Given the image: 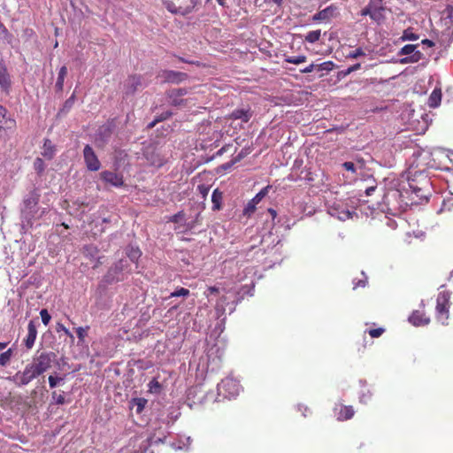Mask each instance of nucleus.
Segmentation results:
<instances>
[{
    "instance_id": "4d7b16f0",
    "label": "nucleus",
    "mask_w": 453,
    "mask_h": 453,
    "mask_svg": "<svg viewBox=\"0 0 453 453\" xmlns=\"http://www.w3.org/2000/svg\"><path fill=\"white\" fill-rule=\"evenodd\" d=\"M165 6H166V9H167L169 12H171L172 13H177V10H176V8H175V6H174V4H173V3H172V2H167V3H166V4H165Z\"/></svg>"
},
{
    "instance_id": "69168bd1",
    "label": "nucleus",
    "mask_w": 453,
    "mask_h": 453,
    "mask_svg": "<svg viewBox=\"0 0 453 453\" xmlns=\"http://www.w3.org/2000/svg\"><path fill=\"white\" fill-rule=\"evenodd\" d=\"M376 189V187H369L365 189V194L366 196H372L373 194V192L375 191Z\"/></svg>"
},
{
    "instance_id": "f03ea898",
    "label": "nucleus",
    "mask_w": 453,
    "mask_h": 453,
    "mask_svg": "<svg viewBox=\"0 0 453 453\" xmlns=\"http://www.w3.org/2000/svg\"><path fill=\"white\" fill-rule=\"evenodd\" d=\"M409 188L420 201H427L429 196V180L421 172H416L413 176H408Z\"/></svg>"
},
{
    "instance_id": "052dcab7",
    "label": "nucleus",
    "mask_w": 453,
    "mask_h": 453,
    "mask_svg": "<svg viewBox=\"0 0 453 453\" xmlns=\"http://www.w3.org/2000/svg\"><path fill=\"white\" fill-rule=\"evenodd\" d=\"M443 205L445 207H448V209H450V207L453 206V196L449 198H445L443 200Z\"/></svg>"
},
{
    "instance_id": "39448f33",
    "label": "nucleus",
    "mask_w": 453,
    "mask_h": 453,
    "mask_svg": "<svg viewBox=\"0 0 453 453\" xmlns=\"http://www.w3.org/2000/svg\"><path fill=\"white\" fill-rule=\"evenodd\" d=\"M240 390L241 385L239 382L230 377L222 380L218 385L219 395H222L225 398H231L238 395Z\"/></svg>"
},
{
    "instance_id": "774afa93",
    "label": "nucleus",
    "mask_w": 453,
    "mask_h": 453,
    "mask_svg": "<svg viewBox=\"0 0 453 453\" xmlns=\"http://www.w3.org/2000/svg\"><path fill=\"white\" fill-rule=\"evenodd\" d=\"M0 32L4 35H9L7 28L4 27V25L0 21Z\"/></svg>"
},
{
    "instance_id": "20e7f679",
    "label": "nucleus",
    "mask_w": 453,
    "mask_h": 453,
    "mask_svg": "<svg viewBox=\"0 0 453 453\" xmlns=\"http://www.w3.org/2000/svg\"><path fill=\"white\" fill-rule=\"evenodd\" d=\"M54 357L55 354L53 352H42L28 365L36 375L39 376L50 368Z\"/></svg>"
},
{
    "instance_id": "2eb2a0df",
    "label": "nucleus",
    "mask_w": 453,
    "mask_h": 453,
    "mask_svg": "<svg viewBox=\"0 0 453 453\" xmlns=\"http://www.w3.org/2000/svg\"><path fill=\"white\" fill-rule=\"evenodd\" d=\"M337 15V7L329 5L313 15L312 20L316 22L329 21Z\"/></svg>"
},
{
    "instance_id": "ddd939ff",
    "label": "nucleus",
    "mask_w": 453,
    "mask_h": 453,
    "mask_svg": "<svg viewBox=\"0 0 453 453\" xmlns=\"http://www.w3.org/2000/svg\"><path fill=\"white\" fill-rule=\"evenodd\" d=\"M128 265L127 259H119L113 266H111L106 275L107 281L120 280L118 276L119 273H122Z\"/></svg>"
},
{
    "instance_id": "680f3d73",
    "label": "nucleus",
    "mask_w": 453,
    "mask_h": 453,
    "mask_svg": "<svg viewBox=\"0 0 453 453\" xmlns=\"http://www.w3.org/2000/svg\"><path fill=\"white\" fill-rule=\"evenodd\" d=\"M421 43L423 45L426 46V47H429V48L434 46V42L433 41L429 40V39L422 40Z\"/></svg>"
},
{
    "instance_id": "de8ad7c7",
    "label": "nucleus",
    "mask_w": 453,
    "mask_h": 453,
    "mask_svg": "<svg viewBox=\"0 0 453 453\" xmlns=\"http://www.w3.org/2000/svg\"><path fill=\"white\" fill-rule=\"evenodd\" d=\"M149 388L150 392H158L161 388V385L154 379L149 383Z\"/></svg>"
},
{
    "instance_id": "5fc2aeb1",
    "label": "nucleus",
    "mask_w": 453,
    "mask_h": 453,
    "mask_svg": "<svg viewBox=\"0 0 453 453\" xmlns=\"http://www.w3.org/2000/svg\"><path fill=\"white\" fill-rule=\"evenodd\" d=\"M152 443V439H148L145 442H144V445H142L141 448H143V451H142V453H153L152 451H150L149 449V446Z\"/></svg>"
},
{
    "instance_id": "c03bdc74",
    "label": "nucleus",
    "mask_w": 453,
    "mask_h": 453,
    "mask_svg": "<svg viewBox=\"0 0 453 453\" xmlns=\"http://www.w3.org/2000/svg\"><path fill=\"white\" fill-rule=\"evenodd\" d=\"M98 252L97 248L93 245H88L84 247V254L86 256L94 257Z\"/></svg>"
},
{
    "instance_id": "58836bf2",
    "label": "nucleus",
    "mask_w": 453,
    "mask_h": 453,
    "mask_svg": "<svg viewBox=\"0 0 453 453\" xmlns=\"http://www.w3.org/2000/svg\"><path fill=\"white\" fill-rule=\"evenodd\" d=\"M34 168L39 174H41L45 169V164L43 160L40 157H36L34 162Z\"/></svg>"
},
{
    "instance_id": "dca6fc26",
    "label": "nucleus",
    "mask_w": 453,
    "mask_h": 453,
    "mask_svg": "<svg viewBox=\"0 0 453 453\" xmlns=\"http://www.w3.org/2000/svg\"><path fill=\"white\" fill-rule=\"evenodd\" d=\"M269 186L262 188L245 206L243 214L250 216L256 210V205L267 195Z\"/></svg>"
},
{
    "instance_id": "412c9836",
    "label": "nucleus",
    "mask_w": 453,
    "mask_h": 453,
    "mask_svg": "<svg viewBox=\"0 0 453 453\" xmlns=\"http://www.w3.org/2000/svg\"><path fill=\"white\" fill-rule=\"evenodd\" d=\"M41 153L48 160H50L54 157L56 148L50 139H44L42 150Z\"/></svg>"
},
{
    "instance_id": "ea45409f",
    "label": "nucleus",
    "mask_w": 453,
    "mask_h": 453,
    "mask_svg": "<svg viewBox=\"0 0 453 453\" xmlns=\"http://www.w3.org/2000/svg\"><path fill=\"white\" fill-rule=\"evenodd\" d=\"M52 400L58 405L64 404L65 403L64 392H62V394H58L56 391H54L52 393Z\"/></svg>"
},
{
    "instance_id": "72a5a7b5",
    "label": "nucleus",
    "mask_w": 453,
    "mask_h": 453,
    "mask_svg": "<svg viewBox=\"0 0 453 453\" xmlns=\"http://www.w3.org/2000/svg\"><path fill=\"white\" fill-rule=\"evenodd\" d=\"M88 329H89V326H86V327L80 326L75 329L78 339H79L78 344H82L84 342V340L88 334Z\"/></svg>"
},
{
    "instance_id": "c85d7f7f",
    "label": "nucleus",
    "mask_w": 453,
    "mask_h": 453,
    "mask_svg": "<svg viewBox=\"0 0 453 453\" xmlns=\"http://www.w3.org/2000/svg\"><path fill=\"white\" fill-rule=\"evenodd\" d=\"M13 356V349H8L6 351L0 354V366H6L9 365L12 357Z\"/></svg>"
},
{
    "instance_id": "79ce46f5",
    "label": "nucleus",
    "mask_w": 453,
    "mask_h": 453,
    "mask_svg": "<svg viewBox=\"0 0 453 453\" xmlns=\"http://www.w3.org/2000/svg\"><path fill=\"white\" fill-rule=\"evenodd\" d=\"M365 56V51L362 50V48H357L353 51H350L347 54V58H357L359 57Z\"/></svg>"
},
{
    "instance_id": "cd10ccee",
    "label": "nucleus",
    "mask_w": 453,
    "mask_h": 453,
    "mask_svg": "<svg viewBox=\"0 0 453 453\" xmlns=\"http://www.w3.org/2000/svg\"><path fill=\"white\" fill-rule=\"evenodd\" d=\"M354 415V410L352 406H344L341 411L338 419L339 420H346L349 419Z\"/></svg>"
},
{
    "instance_id": "37998d69",
    "label": "nucleus",
    "mask_w": 453,
    "mask_h": 453,
    "mask_svg": "<svg viewBox=\"0 0 453 453\" xmlns=\"http://www.w3.org/2000/svg\"><path fill=\"white\" fill-rule=\"evenodd\" d=\"M49 384L51 388H56L60 382L64 380L62 377L49 376Z\"/></svg>"
},
{
    "instance_id": "2f4dec72",
    "label": "nucleus",
    "mask_w": 453,
    "mask_h": 453,
    "mask_svg": "<svg viewBox=\"0 0 453 453\" xmlns=\"http://www.w3.org/2000/svg\"><path fill=\"white\" fill-rule=\"evenodd\" d=\"M146 403L147 400L144 398H134L132 400L133 407H135V411L137 413H141L143 411Z\"/></svg>"
},
{
    "instance_id": "13d9d810",
    "label": "nucleus",
    "mask_w": 453,
    "mask_h": 453,
    "mask_svg": "<svg viewBox=\"0 0 453 453\" xmlns=\"http://www.w3.org/2000/svg\"><path fill=\"white\" fill-rule=\"evenodd\" d=\"M315 67H317L316 65L311 64L308 66H306L305 68H303V70H301V72L303 73H311L315 69Z\"/></svg>"
},
{
    "instance_id": "6e6552de",
    "label": "nucleus",
    "mask_w": 453,
    "mask_h": 453,
    "mask_svg": "<svg viewBox=\"0 0 453 453\" xmlns=\"http://www.w3.org/2000/svg\"><path fill=\"white\" fill-rule=\"evenodd\" d=\"M187 94L188 90L186 88H180L169 90L167 96L172 105L175 107H185L187 105V100L182 99L181 96Z\"/></svg>"
},
{
    "instance_id": "473e14b6",
    "label": "nucleus",
    "mask_w": 453,
    "mask_h": 453,
    "mask_svg": "<svg viewBox=\"0 0 453 453\" xmlns=\"http://www.w3.org/2000/svg\"><path fill=\"white\" fill-rule=\"evenodd\" d=\"M320 35H321V31L319 29V30L310 31L305 35V41L310 42V43H314V42H318L319 40Z\"/></svg>"
},
{
    "instance_id": "a19ab883",
    "label": "nucleus",
    "mask_w": 453,
    "mask_h": 453,
    "mask_svg": "<svg viewBox=\"0 0 453 453\" xmlns=\"http://www.w3.org/2000/svg\"><path fill=\"white\" fill-rule=\"evenodd\" d=\"M189 295V290L184 288H180L174 292L171 293L169 297H179V296H188Z\"/></svg>"
},
{
    "instance_id": "c756f323",
    "label": "nucleus",
    "mask_w": 453,
    "mask_h": 453,
    "mask_svg": "<svg viewBox=\"0 0 453 453\" xmlns=\"http://www.w3.org/2000/svg\"><path fill=\"white\" fill-rule=\"evenodd\" d=\"M127 254L132 262H136L141 257L142 252L137 247H129L127 250Z\"/></svg>"
},
{
    "instance_id": "0eeeda50",
    "label": "nucleus",
    "mask_w": 453,
    "mask_h": 453,
    "mask_svg": "<svg viewBox=\"0 0 453 453\" xmlns=\"http://www.w3.org/2000/svg\"><path fill=\"white\" fill-rule=\"evenodd\" d=\"M143 156L150 165L161 167L165 163V159L153 145H149L143 151Z\"/></svg>"
},
{
    "instance_id": "e433bc0d",
    "label": "nucleus",
    "mask_w": 453,
    "mask_h": 453,
    "mask_svg": "<svg viewBox=\"0 0 453 453\" xmlns=\"http://www.w3.org/2000/svg\"><path fill=\"white\" fill-rule=\"evenodd\" d=\"M380 3H381V0H371L369 4L361 11V15L362 16L368 15L371 18V13H372V8L374 6V4H380Z\"/></svg>"
},
{
    "instance_id": "8fccbe9b",
    "label": "nucleus",
    "mask_w": 453,
    "mask_h": 453,
    "mask_svg": "<svg viewBox=\"0 0 453 453\" xmlns=\"http://www.w3.org/2000/svg\"><path fill=\"white\" fill-rule=\"evenodd\" d=\"M183 218H184V213L182 211H180V212L173 215L170 219V221L173 222V223H179L183 219Z\"/></svg>"
},
{
    "instance_id": "423d86ee",
    "label": "nucleus",
    "mask_w": 453,
    "mask_h": 453,
    "mask_svg": "<svg viewBox=\"0 0 453 453\" xmlns=\"http://www.w3.org/2000/svg\"><path fill=\"white\" fill-rule=\"evenodd\" d=\"M38 377L29 365H27L22 372H17L13 376L8 377V380L21 388L29 384L34 379Z\"/></svg>"
},
{
    "instance_id": "7c9ffc66",
    "label": "nucleus",
    "mask_w": 453,
    "mask_h": 453,
    "mask_svg": "<svg viewBox=\"0 0 453 453\" xmlns=\"http://www.w3.org/2000/svg\"><path fill=\"white\" fill-rule=\"evenodd\" d=\"M75 101V96L73 94L68 99L65 100V102L63 104V107L60 109L58 114H65L67 113L70 109L73 106Z\"/></svg>"
},
{
    "instance_id": "b1692460",
    "label": "nucleus",
    "mask_w": 453,
    "mask_h": 453,
    "mask_svg": "<svg viewBox=\"0 0 453 453\" xmlns=\"http://www.w3.org/2000/svg\"><path fill=\"white\" fill-rule=\"evenodd\" d=\"M380 4H374V6L371 13V19L378 23L384 19V9Z\"/></svg>"
},
{
    "instance_id": "393cba45",
    "label": "nucleus",
    "mask_w": 453,
    "mask_h": 453,
    "mask_svg": "<svg viewBox=\"0 0 453 453\" xmlns=\"http://www.w3.org/2000/svg\"><path fill=\"white\" fill-rule=\"evenodd\" d=\"M67 74V68L66 66H62L60 69H59V72H58V79H57V82H56V89L58 91H62L63 90V88H64V81H65V78Z\"/></svg>"
},
{
    "instance_id": "f257e3e1",
    "label": "nucleus",
    "mask_w": 453,
    "mask_h": 453,
    "mask_svg": "<svg viewBox=\"0 0 453 453\" xmlns=\"http://www.w3.org/2000/svg\"><path fill=\"white\" fill-rule=\"evenodd\" d=\"M41 198L40 189L34 188L27 193L20 204V217L23 223L32 226L34 220L42 218L46 212V208L39 207Z\"/></svg>"
},
{
    "instance_id": "e2e57ef3",
    "label": "nucleus",
    "mask_w": 453,
    "mask_h": 453,
    "mask_svg": "<svg viewBox=\"0 0 453 453\" xmlns=\"http://www.w3.org/2000/svg\"><path fill=\"white\" fill-rule=\"evenodd\" d=\"M200 192L203 196H206L209 191V188H206L204 186H199Z\"/></svg>"
},
{
    "instance_id": "338daca9",
    "label": "nucleus",
    "mask_w": 453,
    "mask_h": 453,
    "mask_svg": "<svg viewBox=\"0 0 453 453\" xmlns=\"http://www.w3.org/2000/svg\"><path fill=\"white\" fill-rule=\"evenodd\" d=\"M265 3H273L277 4L278 6H281L283 4V0H265Z\"/></svg>"
},
{
    "instance_id": "7ed1b4c3",
    "label": "nucleus",
    "mask_w": 453,
    "mask_h": 453,
    "mask_svg": "<svg viewBox=\"0 0 453 453\" xmlns=\"http://www.w3.org/2000/svg\"><path fill=\"white\" fill-rule=\"evenodd\" d=\"M450 292L443 290L438 294L436 300L437 319L446 325L449 319V309L450 306Z\"/></svg>"
},
{
    "instance_id": "f704fd0d",
    "label": "nucleus",
    "mask_w": 453,
    "mask_h": 453,
    "mask_svg": "<svg viewBox=\"0 0 453 453\" xmlns=\"http://www.w3.org/2000/svg\"><path fill=\"white\" fill-rule=\"evenodd\" d=\"M307 58L304 55H300L296 57H287L285 58V61L290 64L299 65L302 63H304L306 61Z\"/></svg>"
},
{
    "instance_id": "6ab92c4d",
    "label": "nucleus",
    "mask_w": 453,
    "mask_h": 453,
    "mask_svg": "<svg viewBox=\"0 0 453 453\" xmlns=\"http://www.w3.org/2000/svg\"><path fill=\"white\" fill-rule=\"evenodd\" d=\"M409 321L415 326H426L430 322V319L424 316L418 311H415L409 317Z\"/></svg>"
},
{
    "instance_id": "5701e85b",
    "label": "nucleus",
    "mask_w": 453,
    "mask_h": 453,
    "mask_svg": "<svg viewBox=\"0 0 453 453\" xmlns=\"http://www.w3.org/2000/svg\"><path fill=\"white\" fill-rule=\"evenodd\" d=\"M423 58H424V54L421 51L417 50V49H416L414 50V52H412L410 56L402 58L400 60V63L401 64H410V63L413 64V63L418 62L419 60H421Z\"/></svg>"
},
{
    "instance_id": "f3484780",
    "label": "nucleus",
    "mask_w": 453,
    "mask_h": 453,
    "mask_svg": "<svg viewBox=\"0 0 453 453\" xmlns=\"http://www.w3.org/2000/svg\"><path fill=\"white\" fill-rule=\"evenodd\" d=\"M252 116L253 111L250 110V108H240L232 111L230 114V119H241L243 123H247L250 121Z\"/></svg>"
},
{
    "instance_id": "a18cd8bd",
    "label": "nucleus",
    "mask_w": 453,
    "mask_h": 453,
    "mask_svg": "<svg viewBox=\"0 0 453 453\" xmlns=\"http://www.w3.org/2000/svg\"><path fill=\"white\" fill-rule=\"evenodd\" d=\"M40 315H41L42 323L45 326H48L50 321V319H51V317H50V313L48 312V311L46 309H42L40 311Z\"/></svg>"
},
{
    "instance_id": "6e6d98bb",
    "label": "nucleus",
    "mask_w": 453,
    "mask_h": 453,
    "mask_svg": "<svg viewBox=\"0 0 453 453\" xmlns=\"http://www.w3.org/2000/svg\"><path fill=\"white\" fill-rule=\"evenodd\" d=\"M236 163L234 162V159L230 160L229 162H226L225 164H223L220 167L225 170V171H227V170H230L234 165H235Z\"/></svg>"
},
{
    "instance_id": "49530a36",
    "label": "nucleus",
    "mask_w": 453,
    "mask_h": 453,
    "mask_svg": "<svg viewBox=\"0 0 453 453\" xmlns=\"http://www.w3.org/2000/svg\"><path fill=\"white\" fill-rule=\"evenodd\" d=\"M334 63L331 61L324 62L320 65H317L318 70L319 71H331L334 67Z\"/></svg>"
},
{
    "instance_id": "1a4fd4ad",
    "label": "nucleus",
    "mask_w": 453,
    "mask_h": 453,
    "mask_svg": "<svg viewBox=\"0 0 453 453\" xmlns=\"http://www.w3.org/2000/svg\"><path fill=\"white\" fill-rule=\"evenodd\" d=\"M83 156L85 164L88 170L90 171H97L99 170L101 164L98 160L96 155L95 154L92 147L89 145H86L83 150Z\"/></svg>"
},
{
    "instance_id": "3c124183",
    "label": "nucleus",
    "mask_w": 453,
    "mask_h": 453,
    "mask_svg": "<svg viewBox=\"0 0 453 453\" xmlns=\"http://www.w3.org/2000/svg\"><path fill=\"white\" fill-rule=\"evenodd\" d=\"M383 332H384V329L380 327V328H376V329H371L369 331V334L372 338H377V337L380 336Z\"/></svg>"
},
{
    "instance_id": "aec40b11",
    "label": "nucleus",
    "mask_w": 453,
    "mask_h": 453,
    "mask_svg": "<svg viewBox=\"0 0 453 453\" xmlns=\"http://www.w3.org/2000/svg\"><path fill=\"white\" fill-rule=\"evenodd\" d=\"M187 77L188 76L186 73H180V72H176V71H172V70L165 72V81H167L168 82H172V83H180L182 81L186 80Z\"/></svg>"
},
{
    "instance_id": "bf43d9fd",
    "label": "nucleus",
    "mask_w": 453,
    "mask_h": 453,
    "mask_svg": "<svg viewBox=\"0 0 453 453\" xmlns=\"http://www.w3.org/2000/svg\"><path fill=\"white\" fill-rule=\"evenodd\" d=\"M361 65L360 64H355L351 66H349L347 70H346V74H349L350 73L354 72V71H357L360 68Z\"/></svg>"
},
{
    "instance_id": "9d476101",
    "label": "nucleus",
    "mask_w": 453,
    "mask_h": 453,
    "mask_svg": "<svg viewBox=\"0 0 453 453\" xmlns=\"http://www.w3.org/2000/svg\"><path fill=\"white\" fill-rule=\"evenodd\" d=\"M144 85L142 77L139 75L129 76L124 83V92L127 96L133 95Z\"/></svg>"
},
{
    "instance_id": "603ef678",
    "label": "nucleus",
    "mask_w": 453,
    "mask_h": 453,
    "mask_svg": "<svg viewBox=\"0 0 453 453\" xmlns=\"http://www.w3.org/2000/svg\"><path fill=\"white\" fill-rule=\"evenodd\" d=\"M342 167L347 171L356 173V167H355L354 163H352V162H344L342 164Z\"/></svg>"
},
{
    "instance_id": "f8f14e48",
    "label": "nucleus",
    "mask_w": 453,
    "mask_h": 453,
    "mask_svg": "<svg viewBox=\"0 0 453 453\" xmlns=\"http://www.w3.org/2000/svg\"><path fill=\"white\" fill-rule=\"evenodd\" d=\"M15 127V119L8 115V111L4 106L0 105V132L13 130Z\"/></svg>"
},
{
    "instance_id": "4be33fe9",
    "label": "nucleus",
    "mask_w": 453,
    "mask_h": 453,
    "mask_svg": "<svg viewBox=\"0 0 453 453\" xmlns=\"http://www.w3.org/2000/svg\"><path fill=\"white\" fill-rule=\"evenodd\" d=\"M223 200V193L216 188L213 190L211 195L212 210L219 211L221 209V203Z\"/></svg>"
},
{
    "instance_id": "c9c22d12",
    "label": "nucleus",
    "mask_w": 453,
    "mask_h": 453,
    "mask_svg": "<svg viewBox=\"0 0 453 453\" xmlns=\"http://www.w3.org/2000/svg\"><path fill=\"white\" fill-rule=\"evenodd\" d=\"M418 39V35L414 34L411 29L404 30L403 35L401 36L402 41H416Z\"/></svg>"
},
{
    "instance_id": "0e129e2a",
    "label": "nucleus",
    "mask_w": 453,
    "mask_h": 453,
    "mask_svg": "<svg viewBox=\"0 0 453 453\" xmlns=\"http://www.w3.org/2000/svg\"><path fill=\"white\" fill-rule=\"evenodd\" d=\"M365 283H366V280H360L357 282H354V284H355L354 288H356L357 287H365Z\"/></svg>"
},
{
    "instance_id": "a211bd4d",
    "label": "nucleus",
    "mask_w": 453,
    "mask_h": 453,
    "mask_svg": "<svg viewBox=\"0 0 453 453\" xmlns=\"http://www.w3.org/2000/svg\"><path fill=\"white\" fill-rule=\"evenodd\" d=\"M37 336V329L33 320L29 321L27 326V335L24 340L26 347L30 349L33 348Z\"/></svg>"
},
{
    "instance_id": "bb28decb",
    "label": "nucleus",
    "mask_w": 453,
    "mask_h": 453,
    "mask_svg": "<svg viewBox=\"0 0 453 453\" xmlns=\"http://www.w3.org/2000/svg\"><path fill=\"white\" fill-rule=\"evenodd\" d=\"M172 115H173V112L171 111H165L162 112L161 114L156 116L155 119L148 125V127L149 128L154 127L157 123L169 119Z\"/></svg>"
},
{
    "instance_id": "864d4df0",
    "label": "nucleus",
    "mask_w": 453,
    "mask_h": 453,
    "mask_svg": "<svg viewBox=\"0 0 453 453\" xmlns=\"http://www.w3.org/2000/svg\"><path fill=\"white\" fill-rule=\"evenodd\" d=\"M56 330L58 333L63 332L65 335L69 334V330L61 323H58L56 326Z\"/></svg>"
},
{
    "instance_id": "4468645a",
    "label": "nucleus",
    "mask_w": 453,
    "mask_h": 453,
    "mask_svg": "<svg viewBox=\"0 0 453 453\" xmlns=\"http://www.w3.org/2000/svg\"><path fill=\"white\" fill-rule=\"evenodd\" d=\"M12 87L11 76L3 59H0V88L6 94L10 92Z\"/></svg>"
},
{
    "instance_id": "9b49d317",
    "label": "nucleus",
    "mask_w": 453,
    "mask_h": 453,
    "mask_svg": "<svg viewBox=\"0 0 453 453\" xmlns=\"http://www.w3.org/2000/svg\"><path fill=\"white\" fill-rule=\"evenodd\" d=\"M102 180L115 188L124 186L123 176L111 171H103L100 173Z\"/></svg>"
},
{
    "instance_id": "4c0bfd02",
    "label": "nucleus",
    "mask_w": 453,
    "mask_h": 453,
    "mask_svg": "<svg viewBox=\"0 0 453 453\" xmlns=\"http://www.w3.org/2000/svg\"><path fill=\"white\" fill-rule=\"evenodd\" d=\"M418 45L414 44H407L404 45L399 51L398 55H406L407 57L410 56L414 50L417 49Z\"/></svg>"
},
{
    "instance_id": "09e8293b",
    "label": "nucleus",
    "mask_w": 453,
    "mask_h": 453,
    "mask_svg": "<svg viewBox=\"0 0 453 453\" xmlns=\"http://www.w3.org/2000/svg\"><path fill=\"white\" fill-rule=\"evenodd\" d=\"M351 218V212L348 210H343L339 212L338 219L341 220H346Z\"/></svg>"
},
{
    "instance_id": "a878e982",
    "label": "nucleus",
    "mask_w": 453,
    "mask_h": 453,
    "mask_svg": "<svg viewBox=\"0 0 453 453\" xmlns=\"http://www.w3.org/2000/svg\"><path fill=\"white\" fill-rule=\"evenodd\" d=\"M441 100V89H434L430 96H429V102L428 104L430 107H437Z\"/></svg>"
}]
</instances>
